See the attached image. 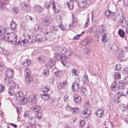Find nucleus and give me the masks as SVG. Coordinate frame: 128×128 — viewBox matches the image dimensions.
I'll use <instances>...</instances> for the list:
<instances>
[{
	"label": "nucleus",
	"instance_id": "8fccbe9b",
	"mask_svg": "<svg viewBox=\"0 0 128 128\" xmlns=\"http://www.w3.org/2000/svg\"><path fill=\"white\" fill-rule=\"evenodd\" d=\"M28 42V40H22V44L24 45V46H26V44Z\"/></svg>",
	"mask_w": 128,
	"mask_h": 128
},
{
	"label": "nucleus",
	"instance_id": "6ab92c4d",
	"mask_svg": "<svg viewBox=\"0 0 128 128\" xmlns=\"http://www.w3.org/2000/svg\"><path fill=\"white\" fill-rule=\"evenodd\" d=\"M24 73L25 77H28L31 76V72L28 68H26L24 69Z\"/></svg>",
	"mask_w": 128,
	"mask_h": 128
},
{
	"label": "nucleus",
	"instance_id": "4d7b16f0",
	"mask_svg": "<svg viewBox=\"0 0 128 128\" xmlns=\"http://www.w3.org/2000/svg\"><path fill=\"white\" fill-rule=\"evenodd\" d=\"M39 60L40 61V62L41 61L42 62V63H43V62L45 61V58H44L43 56H41L40 57H39L38 58Z\"/></svg>",
	"mask_w": 128,
	"mask_h": 128
},
{
	"label": "nucleus",
	"instance_id": "5701e85b",
	"mask_svg": "<svg viewBox=\"0 0 128 128\" xmlns=\"http://www.w3.org/2000/svg\"><path fill=\"white\" fill-rule=\"evenodd\" d=\"M20 100L21 103L23 105H24L27 103L28 100L26 97L24 96Z\"/></svg>",
	"mask_w": 128,
	"mask_h": 128
},
{
	"label": "nucleus",
	"instance_id": "7ed1b4c3",
	"mask_svg": "<svg viewBox=\"0 0 128 128\" xmlns=\"http://www.w3.org/2000/svg\"><path fill=\"white\" fill-rule=\"evenodd\" d=\"M29 112H26L24 114V116L28 118V122L30 124H35L36 120L34 117L30 116Z\"/></svg>",
	"mask_w": 128,
	"mask_h": 128
},
{
	"label": "nucleus",
	"instance_id": "3c124183",
	"mask_svg": "<svg viewBox=\"0 0 128 128\" xmlns=\"http://www.w3.org/2000/svg\"><path fill=\"white\" fill-rule=\"evenodd\" d=\"M42 89V91L44 93L47 92H48V88L47 87H43L41 88Z\"/></svg>",
	"mask_w": 128,
	"mask_h": 128
},
{
	"label": "nucleus",
	"instance_id": "a878e982",
	"mask_svg": "<svg viewBox=\"0 0 128 128\" xmlns=\"http://www.w3.org/2000/svg\"><path fill=\"white\" fill-rule=\"evenodd\" d=\"M34 10L37 12H40L42 11V9L41 7L38 5H36L34 7Z\"/></svg>",
	"mask_w": 128,
	"mask_h": 128
},
{
	"label": "nucleus",
	"instance_id": "e2e57ef3",
	"mask_svg": "<svg viewBox=\"0 0 128 128\" xmlns=\"http://www.w3.org/2000/svg\"><path fill=\"white\" fill-rule=\"evenodd\" d=\"M34 29L36 30V31L38 30L39 29V25L37 24H35L34 25Z\"/></svg>",
	"mask_w": 128,
	"mask_h": 128
},
{
	"label": "nucleus",
	"instance_id": "412c9836",
	"mask_svg": "<svg viewBox=\"0 0 128 128\" xmlns=\"http://www.w3.org/2000/svg\"><path fill=\"white\" fill-rule=\"evenodd\" d=\"M104 113V111L102 109H99L98 111L96 112V114L97 116L99 118H100L103 116Z\"/></svg>",
	"mask_w": 128,
	"mask_h": 128
},
{
	"label": "nucleus",
	"instance_id": "7c9ffc66",
	"mask_svg": "<svg viewBox=\"0 0 128 128\" xmlns=\"http://www.w3.org/2000/svg\"><path fill=\"white\" fill-rule=\"evenodd\" d=\"M55 61L54 59H51L49 62V64L50 68H51V67L53 66L55 64Z\"/></svg>",
	"mask_w": 128,
	"mask_h": 128
},
{
	"label": "nucleus",
	"instance_id": "e433bc0d",
	"mask_svg": "<svg viewBox=\"0 0 128 128\" xmlns=\"http://www.w3.org/2000/svg\"><path fill=\"white\" fill-rule=\"evenodd\" d=\"M59 84H60L61 88H63L67 84V82L66 80H65L62 83L60 82Z\"/></svg>",
	"mask_w": 128,
	"mask_h": 128
},
{
	"label": "nucleus",
	"instance_id": "774afa93",
	"mask_svg": "<svg viewBox=\"0 0 128 128\" xmlns=\"http://www.w3.org/2000/svg\"><path fill=\"white\" fill-rule=\"evenodd\" d=\"M72 108L70 106L67 105L66 107L67 110L69 111L72 110Z\"/></svg>",
	"mask_w": 128,
	"mask_h": 128
},
{
	"label": "nucleus",
	"instance_id": "9b49d317",
	"mask_svg": "<svg viewBox=\"0 0 128 128\" xmlns=\"http://www.w3.org/2000/svg\"><path fill=\"white\" fill-rule=\"evenodd\" d=\"M16 24L14 22L13 20H12L10 24V27L11 30L15 32L16 29Z\"/></svg>",
	"mask_w": 128,
	"mask_h": 128
},
{
	"label": "nucleus",
	"instance_id": "4c0bfd02",
	"mask_svg": "<svg viewBox=\"0 0 128 128\" xmlns=\"http://www.w3.org/2000/svg\"><path fill=\"white\" fill-rule=\"evenodd\" d=\"M105 30L106 28L104 27V25H102L100 28L99 31L100 33H102L105 31Z\"/></svg>",
	"mask_w": 128,
	"mask_h": 128
},
{
	"label": "nucleus",
	"instance_id": "39448f33",
	"mask_svg": "<svg viewBox=\"0 0 128 128\" xmlns=\"http://www.w3.org/2000/svg\"><path fill=\"white\" fill-rule=\"evenodd\" d=\"M91 110L88 108H85L82 112L81 116L84 118H86L90 115Z\"/></svg>",
	"mask_w": 128,
	"mask_h": 128
},
{
	"label": "nucleus",
	"instance_id": "f704fd0d",
	"mask_svg": "<svg viewBox=\"0 0 128 128\" xmlns=\"http://www.w3.org/2000/svg\"><path fill=\"white\" fill-rule=\"evenodd\" d=\"M40 96L42 98L45 100H47L48 99V95L47 94H43L42 95H40Z\"/></svg>",
	"mask_w": 128,
	"mask_h": 128
},
{
	"label": "nucleus",
	"instance_id": "f3484780",
	"mask_svg": "<svg viewBox=\"0 0 128 128\" xmlns=\"http://www.w3.org/2000/svg\"><path fill=\"white\" fill-rule=\"evenodd\" d=\"M74 101L76 103H79L80 102L81 98L79 96L75 94L74 95Z\"/></svg>",
	"mask_w": 128,
	"mask_h": 128
},
{
	"label": "nucleus",
	"instance_id": "49530a36",
	"mask_svg": "<svg viewBox=\"0 0 128 128\" xmlns=\"http://www.w3.org/2000/svg\"><path fill=\"white\" fill-rule=\"evenodd\" d=\"M41 37V36L40 35L38 34L37 35V36L35 37V39L34 40H32L30 42H35L36 40L38 38H40V37Z\"/></svg>",
	"mask_w": 128,
	"mask_h": 128
},
{
	"label": "nucleus",
	"instance_id": "bf43d9fd",
	"mask_svg": "<svg viewBox=\"0 0 128 128\" xmlns=\"http://www.w3.org/2000/svg\"><path fill=\"white\" fill-rule=\"evenodd\" d=\"M111 48H113V49L116 50H117L118 49V48L117 46L115 44H114L112 46V47Z\"/></svg>",
	"mask_w": 128,
	"mask_h": 128
},
{
	"label": "nucleus",
	"instance_id": "473e14b6",
	"mask_svg": "<svg viewBox=\"0 0 128 128\" xmlns=\"http://www.w3.org/2000/svg\"><path fill=\"white\" fill-rule=\"evenodd\" d=\"M56 20L57 22L60 24L61 23L62 19L61 16L60 15L56 16Z\"/></svg>",
	"mask_w": 128,
	"mask_h": 128
},
{
	"label": "nucleus",
	"instance_id": "f8f14e48",
	"mask_svg": "<svg viewBox=\"0 0 128 128\" xmlns=\"http://www.w3.org/2000/svg\"><path fill=\"white\" fill-rule=\"evenodd\" d=\"M49 4H48V8L50 6L52 7L54 12H56V4L55 3L53 0H50L49 2Z\"/></svg>",
	"mask_w": 128,
	"mask_h": 128
},
{
	"label": "nucleus",
	"instance_id": "ddd939ff",
	"mask_svg": "<svg viewBox=\"0 0 128 128\" xmlns=\"http://www.w3.org/2000/svg\"><path fill=\"white\" fill-rule=\"evenodd\" d=\"M79 85L77 83H74L72 85V90L74 92H76L80 88Z\"/></svg>",
	"mask_w": 128,
	"mask_h": 128
},
{
	"label": "nucleus",
	"instance_id": "052dcab7",
	"mask_svg": "<svg viewBox=\"0 0 128 128\" xmlns=\"http://www.w3.org/2000/svg\"><path fill=\"white\" fill-rule=\"evenodd\" d=\"M84 52L86 54L88 55L90 54L89 50L88 48L84 50Z\"/></svg>",
	"mask_w": 128,
	"mask_h": 128
},
{
	"label": "nucleus",
	"instance_id": "6e6552de",
	"mask_svg": "<svg viewBox=\"0 0 128 128\" xmlns=\"http://www.w3.org/2000/svg\"><path fill=\"white\" fill-rule=\"evenodd\" d=\"M118 96L119 98L122 96H126V95L128 96V89H127L125 91L119 90L118 92Z\"/></svg>",
	"mask_w": 128,
	"mask_h": 128
},
{
	"label": "nucleus",
	"instance_id": "79ce46f5",
	"mask_svg": "<svg viewBox=\"0 0 128 128\" xmlns=\"http://www.w3.org/2000/svg\"><path fill=\"white\" fill-rule=\"evenodd\" d=\"M122 68V66L120 64H117L116 66L115 70L120 71Z\"/></svg>",
	"mask_w": 128,
	"mask_h": 128
},
{
	"label": "nucleus",
	"instance_id": "a18cd8bd",
	"mask_svg": "<svg viewBox=\"0 0 128 128\" xmlns=\"http://www.w3.org/2000/svg\"><path fill=\"white\" fill-rule=\"evenodd\" d=\"M80 92H82L85 94L86 93V90L85 87H82L81 88Z\"/></svg>",
	"mask_w": 128,
	"mask_h": 128
},
{
	"label": "nucleus",
	"instance_id": "f257e3e1",
	"mask_svg": "<svg viewBox=\"0 0 128 128\" xmlns=\"http://www.w3.org/2000/svg\"><path fill=\"white\" fill-rule=\"evenodd\" d=\"M5 73V76L7 78H5L4 81L7 84H10L11 82L10 81V79L13 76L14 71L11 68H9L6 70Z\"/></svg>",
	"mask_w": 128,
	"mask_h": 128
},
{
	"label": "nucleus",
	"instance_id": "58836bf2",
	"mask_svg": "<svg viewBox=\"0 0 128 128\" xmlns=\"http://www.w3.org/2000/svg\"><path fill=\"white\" fill-rule=\"evenodd\" d=\"M114 79H118L120 78V75L118 73H115L114 75Z\"/></svg>",
	"mask_w": 128,
	"mask_h": 128
},
{
	"label": "nucleus",
	"instance_id": "20e7f679",
	"mask_svg": "<svg viewBox=\"0 0 128 128\" xmlns=\"http://www.w3.org/2000/svg\"><path fill=\"white\" fill-rule=\"evenodd\" d=\"M54 57L57 60H61V62L62 63L64 66H65L66 64H64L63 62L66 61V60L67 59V57H65L64 56H62L60 54L58 53L55 54Z\"/></svg>",
	"mask_w": 128,
	"mask_h": 128
},
{
	"label": "nucleus",
	"instance_id": "2eb2a0df",
	"mask_svg": "<svg viewBox=\"0 0 128 128\" xmlns=\"http://www.w3.org/2000/svg\"><path fill=\"white\" fill-rule=\"evenodd\" d=\"M118 85L116 83V82L114 81L113 82L111 85L112 90L114 91H115L118 89Z\"/></svg>",
	"mask_w": 128,
	"mask_h": 128
},
{
	"label": "nucleus",
	"instance_id": "69168bd1",
	"mask_svg": "<svg viewBox=\"0 0 128 128\" xmlns=\"http://www.w3.org/2000/svg\"><path fill=\"white\" fill-rule=\"evenodd\" d=\"M105 15L106 16H110V10L106 11L105 12Z\"/></svg>",
	"mask_w": 128,
	"mask_h": 128
},
{
	"label": "nucleus",
	"instance_id": "de8ad7c7",
	"mask_svg": "<svg viewBox=\"0 0 128 128\" xmlns=\"http://www.w3.org/2000/svg\"><path fill=\"white\" fill-rule=\"evenodd\" d=\"M13 12L15 14H16L18 13L19 12L18 8L17 7H14L13 8Z\"/></svg>",
	"mask_w": 128,
	"mask_h": 128
},
{
	"label": "nucleus",
	"instance_id": "423d86ee",
	"mask_svg": "<svg viewBox=\"0 0 128 128\" xmlns=\"http://www.w3.org/2000/svg\"><path fill=\"white\" fill-rule=\"evenodd\" d=\"M17 40V36L15 33L12 32L10 34L9 41L12 42H16Z\"/></svg>",
	"mask_w": 128,
	"mask_h": 128
},
{
	"label": "nucleus",
	"instance_id": "dca6fc26",
	"mask_svg": "<svg viewBox=\"0 0 128 128\" xmlns=\"http://www.w3.org/2000/svg\"><path fill=\"white\" fill-rule=\"evenodd\" d=\"M16 96L17 100H20L24 96L22 92H18L16 94Z\"/></svg>",
	"mask_w": 128,
	"mask_h": 128
},
{
	"label": "nucleus",
	"instance_id": "0e129e2a",
	"mask_svg": "<svg viewBox=\"0 0 128 128\" xmlns=\"http://www.w3.org/2000/svg\"><path fill=\"white\" fill-rule=\"evenodd\" d=\"M82 45L86 46L87 44V40H84L82 42Z\"/></svg>",
	"mask_w": 128,
	"mask_h": 128
},
{
	"label": "nucleus",
	"instance_id": "680f3d73",
	"mask_svg": "<svg viewBox=\"0 0 128 128\" xmlns=\"http://www.w3.org/2000/svg\"><path fill=\"white\" fill-rule=\"evenodd\" d=\"M54 78L52 77H50L49 80V82L50 83H52L54 82Z\"/></svg>",
	"mask_w": 128,
	"mask_h": 128
},
{
	"label": "nucleus",
	"instance_id": "37998d69",
	"mask_svg": "<svg viewBox=\"0 0 128 128\" xmlns=\"http://www.w3.org/2000/svg\"><path fill=\"white\" fill-rule=\"evenodd\" d=\"M120 98L117 96L114 98V101L116 104H118L119 102V99Z\"/></svg>",
	"mask_w": 128,
	"mask_h": 128
},
{
	"label": "nucleus",
	"instance_id": "6e6d98bb",
	"mask_svg": "<svg viewBox=\"0 0 128 128\" xmlns=\"http://www.w3.org/2000/svg\"><path fill=\"white\" fill-rule=\"evenodd\" d=\"M89 21V18H88L86 19V23L84 25V28H86L89 25V24L88 23Z\"/></svg>",
	"mask_w": 128,
	"mask_h": 128
},
{
	"label": "nucleus",
	"instance_id": "2f4dec72",
	"mask_svg": "<svg viewBox=\"0 0 128 128\" xmlns=\"http://www.w3.org/2000/svg\"><path fill=\"white\" fill-rule=\"evenodd\" d=\"M26 81L27 82V83L29 84L30 82H32L33 80V78L31 76H30L29 77H25Z\"/></svg>",
	"mask_w": 128,
	"mask_h": 128
},
{
	"label": "nucleus",
	"instance_id": "72a5a7b5",
	"mask_svg": "<svg viewBox=\"0 0 128 128\" xmlns=\"http://www.w3.org/2000/svg\"><path fill=\"white\" fill-rule=\"evenodd\" d=\"M72 54V52L69 50H66L64 54L67 56H70Z\"/></svg>",
	"mask_w": 128,
	"mask_h": 128
},
{
	"label": "nucleus",
	"instance_id": "c85d7f7f",
	"mask_svg": "<svg viewBox=\"0 0 128 128\" xmlns=\"http://www.w3.org/2000/svg\"><path fill=\"white\" fill-rule=\"evenodd\" d=\"M7 92L8 94L10 95H14L15 94L14 90L11 87H10L8 89Z\"/></svg>",
	"mask_w": 128,
	"mask_h": 128
},
{
	"label": "nucleus",
	"instance_id": "603ef678",
	"mask_svg": "<svg viewBox=\"0 0 128 128\" xmlns=\"http://www.w3.org/2000/svg\"><path fill=\"white\" fill-rule=\"evenodd\" d=\"M78 108L77 107H76L72 108V111L74 113H76L77 112H78Z\"/></svg>",
	"mask_w": 128,
	"mask_h": 128
},
{
	"label": "nucleus",
	"instance_id": "864d4df0",
	"mask_svg": "<svg viewBox=\"0 0 128 128\" xmlns=\"http://www.w3.org/2000/svg\"><path fill=\"white\" fill-rule=\"evenodd\" d=\"M107 37L106 36V34H104L102 36V40L103 41H106L107 39Z\"/></svg>",
	"mask_w": 128,
	"mask_h": 128
},
{
	"label": "nucleus",
	"instance_id": "5fc2aeb1",
	"mask_svg": "<svg viewBox=\"0 0 128 128\" xmlns=\"http://www.w3.org/2000/svg\"><path fill=\"white\" fill-rule=\"evenodd\" d=\"M58 26L59 28L62 30L64 31L65 30H67L66 28H64V27L62 25V24H60Z\"/></svg>",
	"mask_w": 128,
	"mask_h": 128
},
{
	"label": "nucleus",
	"instance_id": "bb28decb",
	"mask_svg": "<svg viewBox=\"0 0 128 128\" xmlns=\"http://www.w3.org/2000/svg\"><path fill=\"white\" fill-rule=\"evenodd\" d=\"M31 63V61L30 60L27 59L22 64L25 66H27L30 65Z\"/></svg>",
	"mask_w": 128,
	"mask_h": 128
},
{
	"label": "nucleus",
	"instance_id": "0eeeda50",
	"mask_svg": "<svg viewBox=\"0 0 128 128\" xmlns=\"http://www.w3.org/2000/svg\"><path fill=\"white\" fill-rule=\"evenodd\" d=\"M37 99L38 97L36 95L32 94L30 96V100L32 104H34L36 103Z\"/></svg>",
	"mask_w": 128,
	"mask_h": 128
},
{
	"label": "nucleus",
	"instance_id": "a211bd4d",
	"mask_svg": "<svg viewBox=\"0 0 128 128\" xmlns=\"http://www.w3.org/2000/svg\"><path fill=\"white\" fill-rule=\"evenodd\" d=\"M22 6L24 9L26 11H29L30 10V6L25 2L22 3Z\"/></svg>",
	"mask_w": 128,
	"mask_h": 128
},
{
	"label": "nucleus",
	"instance_id": "13d9d810",
	"mask_svg": "<svg viewBox=\"0 0 128 128\" xmlns=\"http://www.w3.org/2000/svg\"><path fill=\"white\" fill-rule=\"evenodd\" d=\"M73 22L74 23H78V19L74 17L73 16H72Z\"/></svg>",
	"mask_w": 128,
	"mask_h": 128
},
{
	"label": "nucleus",
	"instance_id": "c756f323",
	"mask_svg": "<svg viewBox=\"0 0 128 128\" xmlns=\"http://www.w3.org/2000/svg\"><path fill=\"white\" fill-rule=\"evenodd\" d=\"M118 33L120 36L122 38L124 37V36L125 32L122 30L120 29L118 30Z\"/></svg>",
	"mask_w": 128,
	"mask_h": 128
},
{
	"label": "nucleus",
	"instance_id": "c03bdc74",
	"mask_svg": "<svg viewBox=\"0 0 128 128\" xmlns=\"http://www.w3.org/2000/svg\"><path fill=\"white\" fill-rule=\"evenodd\" d=\"M86 121L84 120H82L80 121V124L82 127H84L86 124Z\"/></svg>",
	"mask_w": 128,
	"mask_h": 128
},
{
	"label": "nucleus",
	"instance_id": "ea45409f",
	"mask_svg": "<svg viewBox=\"0 0 128 128\" xmlns=\"http://www.w3.org/2000/svg\"><path fill=\"white\" fill-rule=\"evenodd\" d=\"M42 21L43 24L45 26H47L48 24V20L46 18L42 19Z\"/></svg>",
	"mask_w": 128,
	"mask_h": 128
},
{
	"label": "nucleus",
	"instance_id": "b1692460",
	"mask_svg": "<svg viewBox=\"0 0 128 128\" xmlns=\"http://www.w3.org/2000/svg\"><path fill=\"white\" fill-rule=\"evenodd\" d=\"M57 49L59 52L63 54L65 53L66 50L64 47H58Z\"/></svg>",
	"mask_w": 128,
	"mask_h": 128
},
{
	"label": "nucleus",
	"instance_id": "09e8293b",
	"mask_svg": "<svg viewBox=\"0 0 128 128\" xmlns=\"http://www.w3.org/2000/svg\"><path fill=\"white\" fill-rule=\"evenodd\" d=\"M48 72V69L46 68V69H44V72L42 73V74L43 76H47V73Z\"/></svg>",
	"mask_w": 128,
	"mask_h": 128
},
{
	"label": "nucleus",
	"instance_id": "338daca9",
	"mask_svg": "<svg viewBox=\"0 0 128 128\" xmlns=\"http://www.w3.org/2000/svg\"><path fill=\"white\" fill-rule=\"evenodd\" d=\"M81 34L77 35L74 37L73 39L74 40H77L81 36Z\"/></svg>",
	"mask_w": 128,
	"mask_h": 128
},
{
	"label": "nucleus",
	"instance_id": "c9c22d12",
	"mask_svg": "<svg viewBox=\"0 0 128 128\" xmlns=\"http://www.w3.org/2000/svg\"><path fill=\"white\" fill-rule=\"evenodd\" d=\"M82 80L85 83H88V76L87 75H84L82 77Z\"/></svg>",
	"mask_w": 128,
	"mask_h": 128
},
{
	"label": "nucleus",
	"instance_id": "4be33fe9",
	"mask_svg": "<svg viewBox=\"0 0 128 128\" xmlns=\"http://www.w3.org/2000/svg\"><path fill=\"white\" fill-rule=\"evenodd\" d=\"M74 4L73 1L70 0L69 2L67 3V5L68 6V7L70 10H72L73 8Z\"/></svg>",
	"mask_w": 128,
	"mask_h": 128
},
{
	"label": "nucleus",
	"instance_id": "a19ab883",
	"mask_svg": "<svg viewBox=\"0 0 128 128\" xmlns=\"http://www.w3.org/2000/svg\"><path fill=\"white\" fill-rule=\"evenodd\" d=\"M35 116L37 118L40 119L42 117V114L40 112H39L36 114Z\"/></svg>",
	"mask_w": 128,
	"mask_h": 128
},
{
	"label": "nucleus",
	"instance_id": "4468645a",
	"mask_svg": "<svg viewBox=\"0 0 128 128\" xmlns=\"http://www.w3.org/2000/svg\"><path fill=\"white\" fill-rule=\"evenodd\" d=\"M118 89L120 90H123L126 87L125 83L124 82H119L118 85Z\"/></svg>",
	"mask_w": 128,
	"mask_h": 128
},
{
	"label": "nucleus",
	"instance_id": "1a4fd4ad",
	"mask_svg": "<svg viewBox=\"0 0 128 128\" xmlns=\"http://www.w3.org/2000/svg\"><path fill=\"white\" fill-rule=\"evenodd\" d=\"M86 0H78V5L80 8L85 7L86 6Z\"/></svg>",
	"mask_w": 128,
	"mask_h": 128
},
{
	"label": "nucleus",
	"instance_id": "393cba45",
	"mask_svg": "<svg viewBox=\"0 0 128 128\" xmlns=\"http://www.w3.org/2000/svg\"><path fill=\"white\" fill-rule=\"evenodd\" d=\"M40 107L38 106H34L32 108V111L36 112H39L40 110Z\"/></svg>",
	"mask_w": 128,
	"mask_h": 128
},
{
	"label": "nucleus",
	"instance_id": "f03ea898",
	"mask_svg": "<svg viewBox=\"0 0 128 128\" xmlns=\"http://www.w3.org/2000/svg\"><path fill=\"white\" fill-rule=\"evenodd\" d=\"M7 28H5L3 29L0 28V36L1 38L3 40H9L10 34H5Z\"/></svg>",
	"mask_w": 128,
	"mask_h": 128
},
{
	"label": "nucleus",
	"instance_id": "9d476101",
	"mask_svg": "<svg viewBox=\"0 0 128 128\" xmlns=\"http://www.w3.org/2000/svg\"><path fill=\"white\" fill-rule=\"evenodd\" d=\"M120 22L124 26H126L128 25L127 21L124 16H121L120 18Z\"/></svg>",
	"mask_w": 128,
	"mask_h": 128
},
{
	"label": "nucleus",
	"instance_id": "aec40b11",
	"mask_svg": "<svg viewBox=\"0 0 128 128\" xmlns=\"http://www.w3.org/2000/svg\"><path fill=\"white\" fill-rule=\"evenodd\" d=\"M48 36L50 41L54 40L56 38V35L53 32H50Z\"/></svg>",
	"mask_w": 128,
	"mask_h": 128
},
{
	"label": "nucleus",
	"instance_id": "cd10ccee",
	"mask_svg": "<svg viewBox=\"0 0 128 128\" xmlns=\"http://www.w3.org/2000/svg\"><path fill=\"white\" fill-rule=\"evenodd\" d=\"M70 74L72 76H76L78 75L79 72L73 68L71 70Z\"/></svg>",
	"mask_w": 128,
	"mask_h": 128
}]
</instances>
